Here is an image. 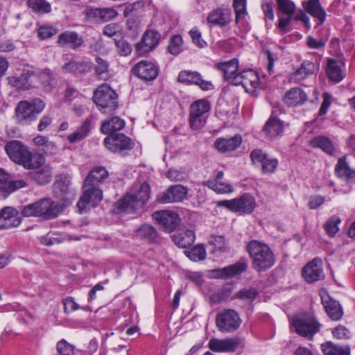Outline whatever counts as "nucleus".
Listing matches in <instances>:
<instances>
[{"label":"nucleus","mask_w":355,"mask_h":355,"mask_svg":"<svg viewBox=\"0 0 355 355\" xmlns=\"http://www.w3.org/2000/svg\"><path fill=\"white\" fill-rule=\"evenodd\" d=\"M150 187L148 183L135 182L130 190L116 205L121 212L133 213L141 209L149 200Z\"/></svg>","instance_id":"1"},{"label":"nucleus","mask_w":355,"mask_h":355,"mask_svg":"<svg viewBox=\"0 0 355 355\" xmlns=\"http://www.w3.org/2000/svg\"><path fill=\"white\" fill-rule=\"evenodd\" d=\"M5 151L12 161L26 168H36L45 162V158L42 155H33L28 148L18 140L8 141L5 146Z\"/></svg>","instance_id":"2"},{"label":"nucleus","mask_w":355,"mask_h":355,"mask_svg":"<svg viewBox=\"0 0 355 355\" xmlns=\"http://www.w3.org/2000/svg\"><path fill=\"white\" fill-rule=\"evenodd\" d=\"M252 260V267L257 272H263L272 268L275 257L270 247L263 242L252 240L246 246Z\"/></svg>","instance_id":"3"},{"label":"nucleus","mask_w":355,"mask_h":355,"mask_svg":"<svg viewBox=\"0 0 355 355\" xmlns=\"http://www.w3.org/2000/svg\"><path fill=\"white\" fill-rule=\"evenodd\" d=\"M63 211V205L55 202L50 198H44L25 205L21 213L24 217H39L43 220H51Z\"/></svg>","instance_id":"4"},{"label":"nucleus","mask_w":355,"mask_h":355,"mask_svg":"<svg viewBox=\"0 0 355 355\" xmlns=\"http://www.w3.org/2000/svg\"><path fill=\"white\" fill-rule=\"evenodd\" d=\"M45 107V103L40 98H34L31 101H20L16 109V120L19 124H26L37 119V114Z\"/></svg>","instance_id":"5"},{"label":"nucleus","mask_w":355,"mask_h":355,"mask_svg":"<svg viewBox=\"0 0 355 355\" xmlns=\"http://www.w3.org/2000/svg\"><path fill=\"white\" fill-rule=\"evenodd\" d=\"M93 101L103 113H111L118 107L117 94L107 84H103L94 91Z\"/></svg>","instance_id":"6"},{"label":"nucleus","mask_w":355,"mask_h":355,"mask_svg":"<svg viewBox=\"0 0 355 355\" xmlns=\"http://www.w3.org/2000/svg\"><path fill=\"white\" fill-rule=\"evenodd\" d=\"M217 206L227 208L234 213L250 214L256 207V200L251 194L245 193L239 198L218 201Z\"/></svg>","instance_id":"7"},{"label":"nucleus","mask_w":355,"mask_h":355,"mask_svg":"<svg viewBox=\"0 0 355 355\" xmlns=\"http://www.w3.org/2000/svg\"><path fill=\"white\" fill-rule=\"evenodd\" d=\"M210 108L209 101L205 99L196 101L191 105L189 125L192 130H200L205 125Z\"/></svg>","instance_id":"8"},{"label":"nucleus","mask_w":355,"mask_h":355,"mask_svg":"<svg viewBox=\"0 0 355 355\" xmlns=\"http://www.w3.org/2000/svg\"><path fill=\"white\" fill-rule=\"evenodd\" d=\"M105 146L111 152L125 156L134 147L132 139L122 133L112 134L104 139Z\"/></svg>","instance_id":"9"},{"label":"nucleus","mask_w":355,"mask_h":355,"mask_svg":"<svg viewBox=\"0 0 355 355\" xmlns=\"http://www.w3.org/2000/svg\"><path fill=\"white\" fill-rule=\"evenodd\" d=\"M295 331L304 337L312 338L320 330V324L311 314H303L293 320Z\"/></svg>","instance_id":"10"},{"label":"nucleus","mask_w":355,"mask_h":355,"mask_svg":"<svg viewBox=\"0 0 355 355\" xmlns=\"http://www.w3.org/2000/svg\"><path fill=\"white\" fill-rule=\"evenodd\" d=\"M54 193L62 201L63 209L74 200L76 191L71 184V178L66 175L58 176L53 184Z\"/></svg>","instance_id":"11"},{"label":"nucleus","mask_w":355,"mask_h":355,"mask_svg":"<svg viewBox=\"0 0 355 355\" xmlns=\"http://www.w3.org/2000/svg\"><path fill=\"white\" fill-rule=\"evenodd\" d=\"M241 320L237 312L233 309H226L216 317V324L223 333H231L240 326Z\"/></svg>","instance_id":"12"},{"label":"nucleus","mask_w":355,"mask_h":355,"mask_svg":"<svg viewBox=\"0 0 355 355\" xmlns=\"http://www.w3.org/2000/svg\"><path fill=\"white\" fill-rule=\"evenodd\" d=\"M244 345V339L239 337L225 339L214 338H211L208 343L209 349L218 353L234 352L239 348H243Z\"/></svg>","instance_id":"13"},{"label":"nucleus","mask_w":355,"mask_h":355,"mask_svg":"<svg viewBox=\"0 0 355 355\" xmlns=\"http://www.w3.org/2000/svg\"><path fill=\"white\" fill-rule=\"evenodd\" d=\"M277 5L278 25L277 27L283 32L288 31L287 26L290 24L296 10L295 3L291 0H275Z\"/></svg>","instance_id":"14"},{"label":"nucleus","mask_w":355,"mask_h":355,"mask_svg":"<svg viewBox=\"0 0 355 355\" xmlns=\"http://www.w3.org/2000/svg\"><path fill=\"white\" fill-rule=\"evenodd\" d=\"M250 159L253 164H261L263 174L275 173L279 164L277 158L270 157L261 149L253 150L250 153Z\"/></svg>","instance_id":"15"},{"label":"nucleus","mask_w":355,"mask_h":355,"mask_svg":"<svg viewBox=\"0 0 355 355\" xmlns=\"http://www.w3.org/2000/svg\"><path fill=\"white\" fill-rule=\"evenodd\" d=\"M131 72L141 80L148 82L153 80L157 77L159 67L153 62L141 60L134 65Z\"/></svg>","instance_id":"16"},{"label":"nucleus","mask_w":355,"mask_h":355,"mask_svg":"<svg viewBox=\"0 0 355 355\" xmlns=\"http://www.w3.org/2000/svg\"><path fill=\"white\" fill-rule=\"evenodd\" d=\"M187 187L175 184L170 186L165 191L157 195V200L161 203L178 202L187 199Z\"/></svg>","instance_id":"17"},{"label":"nucleus","mask_w":355,"mask_h":355,"mask_svg":"<svg viewBox=\"0 0 355 355\" xmlns=\"http://www.w3.org/2000/svg\"><path fill=\"white\" fill-rule=\"evenodd\" d=\"M302 275L304 279L310 284L324 279L322 259L315 257L308 262L302 268Z\"/></svg>","instance_id":"18"},{"label":"nucleus","mask_w":355,"mask_h":355,"mask_svg":"<svg viewBox=\"0 0 355 355\" xmlns=\"http://www.w3.org/2000/svg\"><path fill=\"white\" fill-rule=\"evenodd\" d=\"M84 189L85 191L77 203L80 212L85 210L87 205L91 204L92 207H95L103 198V192L97 186L84 187Z\"/></svg>","instance_id":"19"},{"label":"nucleus","mask_w":355,"mask_h":355,"mask_svg":"<svg viewBox=\"0 0 355 355\" xmlns=\"http://www.w3.org/2000/svg\"><path fill=\"white\" fill-rule=\"evenodd\" d=\"M161 35L154 30H147L144 33L141 40L136 45V51L139 55H144L153 51L159 44Z\"/></svg>","instance_id":"20"},{"label":"nucleus","mask_w":355,"mask_h":355,"mask_svg":"<svg viewBox=\"0 0 355 355\" xmlns=\"http://www.w3.org/2000/svg\"><path fill=\"white\" fill-rule=\"evenodd\" d=\"M153 218L168 232L176 228L180 220L178 214L168 210L156 211L153 214Z\"/></svg>","instance_id":"21"},{"label":"nucleus","mask_w":355,"mask_h":355,"mask_svg":"<svg viewBox=\"0 0 355 355\" xmlns=\"http://www.w3.org/2000/svg\"><path fill=\"white\" fill-rule=\"evenodd\" d=\"M21 217L19 211L11 207L3 208L0 211V230L10 229L19 226Z\"/></svg>","instance_id":"22"},{"label":"nucleus","mask_w":355,"mask_h":355,"mask_svg":"<svg viewBox=\"0 0 355 355\" xmlns=\"http://www.w3.org/2000/svg\"><path fill=\"white\" fill-rule=\"evenodd\" d=\"M92 68V63L89 60H72L61 67L64 73H70L76 76H81L88 73Z\"/></svg>","instance_id":"23"},{"label":"nucleus","mask_w":355,"mask_h":355,"mask_svg":"<svg viewBox=\"0 0 355 355\" xmlns=\"http://www.w3.org/2000/svg\"><path fill=\"white\" fill-rule=\"evenodd\" d=\"M344 67L345 63L341 60L327 58L325 71L328 78L336 83L340 82L345 76Z\"/></svg>","instance_id":"24"},{"label":"nucleus","mask_w":355,"mask_h":355,"mask_svg":"<svg viewBox=\"0 0 355 355\" xmlns=\"http://www.w3.org/2000/svg\"><path fill=\"white\" fill-rule=\"evenodd\" d=\"M320 295L322 304L328 316L335 321L340 320L343 315V311L338 302L333 300L325 292H321Z\"/></svg>","instance_id":"25"},{"label":"nucleus","mask_w":355,"mask_h":355,"mask_svg":"<svg viewBox=\"0 0 355 355\" xmlns=\"http://www.w3.org/2000/svg\"><path fill=\"white\" fill-rule=\"evenodd\" d=\"M284 122L279 119L277 116H273L272 114L266 122L264 126L263 127L262 132L267 139L273 140L279 137H282L284 132Z\"/></svg>","instance_id":"26"},{"label":"nucleus","mask_w":355,"mask_h":355,"mask_svg":"<svg viewBox=\"0 0 355 355\" xmlns=\"http://www.w3.org/2000/svg\"><path fill=\"white\" fill-rule=\"evenodd\" d=\"M207 20L211 26L225 27L232 21L231 11L221 8H216L209 13Z\"/></svg>","instance_id":"27"},{"label":"nucleus","mask_w":355,"mask_h":355,"mask_svg":"<svg viewBox=\"0 0 355 355\" xmlns=\"http://www.w3.org/2000/svg\"><path fill=\"white\" fill-rule=\"evenodd\" d=\"M242 137L240 135H235L231 138H218L214 144V147L220 153H225L234 151L241 144Z\"/></svg>","instance_id":"28"},{"label":"nucleus","mask_w":355,"mask_h":355,"mask_svg":"<svg viewBox=\"0 0 355 355\" xmlns=\"http://www.w3.org/2000/svg\"><path fill=\"white\" fill-rule=\"evenodd\" d=\"M248 268L244 261H239L227 267L212 270V273L217 278L230 279L243 272Z\"/></svg>","instance_id":"29"},{"label":"nucleus","mask_w":355,"mask_h":355,"mask_svg":"<svg viewBox=\"0 0 355 355\" xmlns=\"http://www.w3.org/2000/svg\"><path fill=\"white\" fill-rule=\"evenodd\" d=\"M83 37L74 31H65L61 33L57 41L60 46L71 49H77L83 45Z\"/></svg>","instance_id":"30"},{"label":"nucleus","mask_w":355,"mask_h":355,"mask_svg":"<svg viewBox=\"0 0 355 355\" xmlns=\"http://www.w3.org/2000/svg\"><path fill=\"white\" fill-rule=\"evenodd\" d=\"M172 239L179 248H187L194 243L196 235L193 230L181 228L173 234Z\"/></svg>","instance_id":"31"},{"label":"nucleus","mask_w":355,"mask_h":355,"mask_svg":"<svg viewBox=\"0 0 355 355\" xmlns=\"http://www.w3.org/2000/svg\"><path fill=\"white\" fill-rule=\"evenodd\" d=\"M85 15L89 19L105 22L113 19L118 15V12L114 8H89L85 10Z\"/></svg>","instance_id":"32"},{"label":"nucleus","mask_w":355,"mask_h":355,"mask_svg":"<svg viewBox=\"0 0 355 355\" xmlns=\"http://www.w3.org/2000/svg\"><path fill=\"white\" fill-rule=\"evenodd\" d=\"M302 6L305 11L319 21V24H322L326 20L327 14L321 6L320 0H306L302 2Z\"/></svg>","instance_id":"33"},{"label":"nucleus","mask_w":355,"mask_h":355,"mask_svg":"<svg viewBox=\"0 0 355 355\" xmlns=\"http://www.w3.org/2000/svg\"><path fill=\"white\" fill-rule=\"evenodd\" d=\"M315 69V65L313 62L304 60L300 67L291 75L290 80L293 83H300L312 76Z\"/></svg>","instance_id":"34"},{"label":"nucleus","mask_w":355,"mask_h":355,"mask_svg":"<svg viewBox=\"0 0 355 355\" xmlns=\"http://www.w3.org/2000/svg\"><path fill=\"white\" fill-rule=\"evenodd\" d=\"M35 75L29 71H23L20 76L8 78L9 84L17 89H28L33 86Z\"/></svg>","instance_id":"35"},{"label":"nucleus","mask_w":355,"mask_h":355,"mask_svg":"<svg viewBox=\"0 0 355 355\" xmlns=\"http://www.w3.org/2000/svg\"><path fill=\"white\" fill-rule=\"evenodd\" d=\"M307 95L303 89L293 87L286 93L284 101L288 106L293 107L302 105L307 101Z\"/></svg>","instance_id":"36"},{"label":"nucleus","mask_w":355,"mask_h":355,"mask_svg":"<svg viewBox=\"0 0 355 355\" xmlns=\"http://www.w3.org/2000/svg\"><path fill=\"white\" fill-rule=\"evenodd\" d=\"M259 85L260 78L257 72L252 69L243 71L242 86L246 92L254 94Z\"/></svg>","instance_id":"37"},{"label":"nucleus","mask_w":355,"mask_h":355,"mask_svg":"<svg viewBox=\"0 0 355 355\" xmlns=\"http://www.w3.org/2000/svg\"><path fill=\"white\" fill-rule=\"evenodd\" d=\"M335 173L338 178L349 181L355 178V169L352 168L347 160L346 156L338 159L335 166Z\"/></svg>","instance_id":"38"},{"label":"nucleus","mask_w":355,"mask_h":355,"mask_svg":"<svg viewBox=\"0 0 355 355\" xmlns=\"http://www.w3.org/2000/svg\"><path fill=\"white\" fill-rule=\"evenodd\" d=\"M108 176V172L105 167L96 166L94 168L86 177L84 181V187L93 186L97 184L106 179Z\"/></svg>","instance_id":"39"},{"label":"nucleus","mask_w":355,"mask_h":355,"mask_svg":"<svg viewBox=\"0 0 355 355\" xmlns=\"http://www.w3.org/2000/svg\"><path fill=\"white\" fill-rule=\"evenodd\" d=\"M321 350L324 355H350V347L348 345H336L327 341L321 345Z\"/></svg>","instance_id":"40"},{"label":"nucleus","mask_w":355,"mask_h":355,"mask_svg":"<svg viewBox=\"0 0 355 355\" xmlns=\"http://www.w3.org/2000/svg\"><path fill=\"white\" fill-rule=\"evenodd\" d=\"M125 126V121L119 116H112L109 120L104 121L101 127V132L109 136L112 134H116V131H119Z\"/></svg>","instance_id":"41"},{"label":"nucleus","mask_w":355,"mask_h":355,"mask_svg":"<svg viewBox=\"0 0 355 355\" xmlns=\"http://www.w3.org/2000/svg\"><path fill=\"white\" fill-rule=\"evenodd\" d=\"M92 120L86 119L81 125L77 130L67 136V139L70 143H75L86 137L91 130Z\"/></svg>","instance_id":"42"},{"label":"nucleus","mask_w":355,"mask_h":355,"mask_svg":"<svg viewBox=\"0 0 355 355\" xmlns=\"http://www.w3.org/2000/svg\"><path fill=\"white\" fill-rule=\"evenodd\" d=\"M216 68L223 73L224 78L227 80L237 72L239 60L234 58L229 61L218 62Z\"/></svg>","instance_id":"43"},{"label":"nucleus","mask_w":355,"mask_h":355,"mask_svg":"<svg viewBox=\"0 0 355 355\" xmlns=\"http://www.w3.org/2000/svg\"><path fill=\"white\" fill-rule=\"evenodd\" d=\"M310 144L312 147L321 148L324 153L329 155H334V146L331 141L324 136H318L314 137L311 140Z\"/></svg>","instance_id":"44"},{"label":"nucleus","mask_w":355,"mask_h":355,"mask_svg":"<svg viewBox=\"0 0 355 355\" xmlns=\"http://www.w3.org/2000/svg\"><path fill=\"white\" fill-rule=\"evenodd\" d=\"M37 168L38 167L35 168V171L30 172V177L39 184H46L50 182L52 178L51 169L48 166L42 167L40 169Z\"/></svg>","instance_id":"45"},{"label":"nucleus","mask_w":355,"mask_h":355,"mask_svg":"<svg viewBox=\"0 0 355 355\" xmlns=\"http://www.w3.org/2000/svg\"><path fill=\"white\" fill-rule=\"evenodd\" d=\"M135 236L148 242H155L157 237V233L153 226L144 224L137 229Z\"/></svg>","instance_id":"46"},{"label":"nucleus","mask_w":355,"mask_h":355,"mask_svg":"<svg viewBox=\"0 0 355 355\" xmlns=\"http://www.w3.org/2000/svg\"><path fill=\"white\" fill-rule=\"evenodd\" d=\"M202 184L217 193H230L234 191V188L230 183L222 181H205Z\"/></svg>","instance_id":"47"},{"label":"nucleus","mask_w":355,"mask_h":355,"mask_svg":"<svg viewBox=\"0 0 355 355\" xmlns=\"http://www.w3.org/2000/svg\"><path fill=\"white\" fill-rule=\"evenodd\" d=\"M183 50V40L180 35H175L171 37L167 51L173 55H177Z\"/></svg>","instance_id":"48"},{"label":"nucleus","mask_w":355,"mask_h":355,"mask_svg":"<svg viewBox=\"0 0 355 355\" xmlns=\"http://www.w3.org/2000/svg\"><path fill=\"white\" fill-rule=\"evenodd\" d=\"M186 255L193 261H202L205 259L207 253L202 244L194 246L191 250L184 252Z\"/></svg>","instance_id":"49"},{"label":"nucleus","mask_w":355,"mask_h":355,"mask_svg":"<svg viewBox=\"0 0 355 355\" xmlns=\"http://www.w3.org/2000/svg\"><path fill=\"white\" fill-rule=\"evenodd\" d=\"M28 6L37 12L49 13L51 10V4L46 0H28Z\"/></svg>","instance_id":"50"},{"label":"nucleus","mask_w":355,"mask_h":355,"mask_svg":"<svg viewBox=\"0 0 355 355\" xmlns=\"http://www.w3.org/2000/svg\"><path fill=\"white\" fill-rule=\"evenodd\" d=\"M340 223L341 219L336 216L329 218L324 225L326 233L331 237L334 236L339 231L338 225Z\"/></svg>","instance_id":"51"},{"label":"nucleus","mask_w":355,"mask_h":355,"mask_svg":"<svg viewBox=\"0 0 355 355\" xmlns=\"http://www.w3.org/2000/svg\"><path fill=\"white\" fill-rule=\"evenodd\" d=\"M96 73L100 78L107 80L109 78V63L99 57L96 58Z\"/></svg>","instance_id":"52"},{"label":"nucleus","mask_w":355,"mask_h":355,"mask_svg":"<svg viewBox=\"0 0 355 355\" xmlns=\"http://www.w3.org/2000/svg\"><path fill=\"white\" fill-rule=\"evenodd\" d=\"M233 6L236 13V23L239 24L247 14L246 0H234Z\"/></svg>","instance_id":"53"},{"label":"nucleus","mask_w":355,"mask_h":355,"mask_svg":"<svg viewBox=\"0 0 355 355\" xmlns=\"http://www.w3.org/2000/svg\"><path fill=\"white\" fill-rule=\"evenodd\" d=\"M257 295L258 292L254 288H244L236 294L237 298L247 301H253Z\"/></svg>","instance_id":"54"},{"label":"nucleus","mask_w":355,"mask_h":355,"mask_svg":"<svg viewBox=\"0 0 355 355\" xmlns=\"http://www.w3.org/2000/svg\"><path fill=\"white\" fill-rule=\"evenodd\" d=\"M117 53L121 56H128L132 52V47L125 40H115Z\"/></svg>","instance_id":"55"},{"label":"nucleus","mask_w":355,"mask_h":355,"mask_svg":"<svg viewBox=\"0 0 355 355\" xmlns=\"http://www.w3.org/2000/svg\"><path fill=\"white\" fill-rule=\"evenodd\" d=\"M189 84L197 85L203 90H209L214 87L211 82L202 80L200 74L198 72H195Z\"/></svg>","instance_id":"56"},{"label":"nucleus","mask_w":355,"mask_h":355,"mask_svg":"<svg viewBox=\"0 0 355 355\" xmlns=\"http://www.w3.org/2000/svg\"><path fill=\"white\" fill-rule=\"evenodd\" d=\"M75 347L64 339L60 340L56 345L57 352L60 355H73Z\"/></svg>","instance_id":"57"},{"label":"nucleus","mask_w":355,"mask_h":355,"mask_svg":"<svg viewBox=\"0 0 355 355\" xmlns=\"http://www.w3.org/2000/svg\"><path fill=\"white\" fill-rule=\"evenodd\" d=\"M166 177L171 181H184L187 179L188 174L184 171L171 168L168 171Z\"/></svg>","instance_id":"58"},{"label":"nucleus","mask_w":355,"mask_h":355,"mask_svg":"<svg viewBox=\"0 0 355 355\" xmlns=\"http://www.w3.org/2000/svg\"><path fill=\"white\" fill-rule=\"evenodd\" d=\"M209 243L210 245L214 246V249L221 252H224L226 249V242L224 236H212Z\"/></svg>","instance_id":"59"},{"label":"nucleus","mask_w":355,"mask_h":355,"mask_svg":"<svg viewBox=\"0 0 355 355\" xmlns=\"http://www.w3.org/2000/svg\"><path fill=\"white\" fill-rule=\"evenodd\" d=\"M193 44L199 48H204L207 46V42L202 38L201 33L196 29L193 28L189 32Z\"/></svg>","instance_id":"60"},{"label":"nucleus","mask_w":355,"mask_h":355,"mask_svg":"<svg viewBox=\"0 0 355 355\" xmlns=\"http://www.w3.org/2000/svg\"><path fill=\"white\" fill-rule=\"evenodd\" d=\"M333 336L337 339H348L350 338L349 330L343 325H338L332 329Z\"/></svg>","instance_id":"61"},{"label":"nucleus","mask_w":355,"mask_h":355,"mask_svg":"<svg viewBox=\"0 0 355 355\" xmlns=\"http://www.w3.org/2000/svg\"><path fill=\"white\" fill-rule=\"evenodd\" d=\"M56 33V28L49 26H41L37 31V35L42 40L48 39Z\"/></svg>","instance_id":"62"},{"label":"nucleus","mask_w":355,"mask_h":355,"mask_svg":"<svg viewBox=\"0 0 355 355\" xmlns=\"http://www.w3.org/2000/svg\"><path fill=\"white\" fill-rule=\"evenodd\" d=\"M331 95L329 93L325 92L322 94V103L321 104V106L320 107L319 112H318V116H321L324 115L330 105H331Z\"/></svg>","instance_id":"63"},{"label":"nucleus","mask_w":355,"mask_h":355,"mask_svg":"<svg viewBox=\"0 0 355 355\" xmlns=\"http://www.w3.org/2000/svg\"><path fill=\"white\" fill-rule=\"evenodd\" d=\"M64 312L67 313H71L79 309L78 304L75 302L74 298L68 297L63 300Z\"/></svg>","instance_id":"64"}]
</instances>
